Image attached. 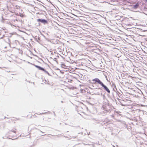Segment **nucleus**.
<instances>
[{"label":"nucleus","instance_id":"obj_3","mask_svg":"<svg viewBox=\"0 0 147 147\" xmlns=\"http://www.w3.org/2000/svg\"><path fill=\"white\" fill-rule=\"evenodd\" d=\"M18 119L15 117H12L9 119V122L12 123H16V121L18 120Z\"/></svg>","mask_w":147,"mask_h":147},{"label":"nucleus","instance_id":"obj_8","mask_svg":"<svg viewBox=\"0 0 147 147\" xmlns=\"http://www.w3.org/2000/svg\"><path fill=\"white\" fill-rule=\"evenodd\" d=\"M37 20V22H41L44 24L46 23L47 22V21L44 19H38Z\"/></svg>","mask_w":147,"mask_h":147},{"label":"nucleus","instance_id":"obj_7","mask_svg":"<svg viewBox=\"0 0 147 147\" xmlns=\"http://www.w3.org/2000/svg\"><path fill=\"white\" fill-rule=\"evenodd\" d=\"M36 67L38 68L39 70H42L43 71L45 72L47 74H49V73H48V72L47 71L45 70V69L43 68H42L38 66H36Z\"/></svg>","mask_w":147,"mask_h":147},{"label":"nucleus","instance_id":"obj_5","mask_svg":"<svg viewBox=\"0 0 147 147\" xmlns=\"http://www.w3.org/2000/svg\"><path fill=\"white\" fill-rule=\"evenodd\" d=\"M16 16H20V17H25V16L24 12L22 11V10H21L20 12L19 11V13H16Z\"/></svg>","mask_w":147,"mask_h":147},{"label":"nucleus","instance_id":"obj_2","mask_svg":"<svg viewBox=\"0 0 147 147\" xmlns=\"http://www.w3.org/2000/svg\"><path fill=\"white\" fill-rule=\"evenodd\" d=\"M93 82L92 83L94 84H98L100 85H101L102 82L98 78H96L92 80Z\"/></svg>","mask_w":147,"mask_h":147},{"label":"nucleus","instance_id":"obj_13","mask_svg":"<svg viewBox=\"0 0 147 147\" xmlns=\"http://www.w3.org/2000/svg\"><path fill=\"white\" fill-rule=\"evenodd\" d=\"M71 81H72V80H71Z\"/></svg>","mask_w":147,"mask_h":147},{"label":"nucleus","instance_id":"obj_4","mask_svg":"<svg viewBox=\"0 0 147 147\" xmlns=\"http://www.w3.org/2000/svg\"><path fill=\"white\" fill-rule=\"evenodd\" d=\"M15 20H16L17 21H19L21 22H23L22 20L20 19L19 16H17L16 17V19H14L12 20L11 22H12V23H13V22H15Z\"/></svg>","mask_w":147,"mask_h":147},{"label":"nucleus","instance_id":"obj_1","mask_svg":"<svg viewBox=\"0 0 147 147\" xmlns=\"http://www.w3.org/2000/svg\"><path fill=\"white\" fill-rule=\"evenodd\" d=\"M18 131L17 129L13 128L8 133L9 137L13 138H16L18 135Z\"/></svg>","mask_w":147,"mask_h":147},{"label":"nucleus","instance_id":"obj_12","mask_svg":"<svg viewBox=\"0 0 147 147\" xmlns=\"http://www.w3.org/2000/svg\"><path fill=\"white\" fill-rule=\"evenodd\" d=\"M46 113H41H41H40V115L42 114H43Z\"/></svg>","mask_w":147,"mask_h":147},{"label":"nucleus","instance_id":"obj_6","mask_svg":"<svg viewBox=\"0 0 147 147\" xmlns=\"http://www.w3.org/2000/svg\"><path fill=\"white\" fill-rule=\"evenodd\" d=\"M101 86L102 87H104V89L107 91L108 93H110V91L108 88L103 83L101 84Z\"/></svg>","mask_w":147,"mask_h":147},{"label":"nucleus","instance_id":"obj_10","mask_svg":"<svg viewBox=\"0 0 147 147\" xmlns=\"http://www.w3.org/2000/svg\"><path fill=\"white\" fill-rule=\"evenodd\" d=\"M3 31L2 30H0V38L3 37V35L2 34Z\"/></svg>","mask_w":147,"mask_h":147},{"label":"nucleus","instance_id":"obj_9","mask_svg":"<svg viewBox=\"0 0 147 147\" xmlns=\"http://www.w3.org/2000/svg\"><path fill=\"white\" fill-rule=\"evenodd\" d=\"M128 80H129L128 81V80H127V82H128L129 83H131V80H130V79H131V80H132L133 79L131 77H128Z\"/></svg>","mask_w":147,"mask_h":147},{"label":"nucleus","instance_id":"obj_11","mask_svg":"<svg viewBox=\"0 0 147 147\" xmlns=\"http://www.w3.org/2000/svg\"><path fill=\"white\" fill-rule=\"evenodd\" d=\"M138 6H139V4L138 3H137L136 4V5H134V8L135 9L137 8H138Z\"/></svg>","mask_w":147,"mask_h":147},{"label":"nucleus","instance_id":"obj_14","mask_svg":"<svg viewBox=\"0 0 147 147\" xmlns=\"http://www.w3.org/2000/svg\"><path fill=\"white\" fill-rule=\"evenodd\" d=\"M71 81H72V80H71Z\"/></svg>","mask_w":147,"mask_h":147}]
</instances>
